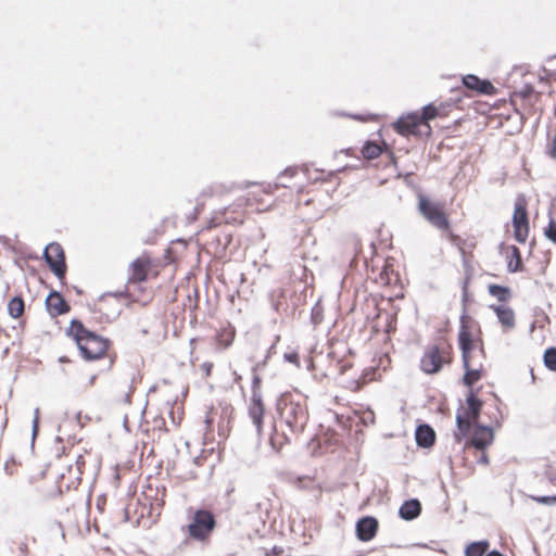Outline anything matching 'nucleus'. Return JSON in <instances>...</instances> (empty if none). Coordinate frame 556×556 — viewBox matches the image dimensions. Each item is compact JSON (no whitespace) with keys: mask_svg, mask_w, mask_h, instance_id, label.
<instances>
[{"mask_svg":"<svg viewBox=\"0 0 556 556\" xmlns=\"http://www.w3.org/2000/svg\"><path fill=\"white\" fill-rule=\"evenodd\" d=\"M233 340V333L231 331H225L219 334V344L226 349L228 348Z\"/></svg>","mask_w":556,"mask_h":556,"instance_id":"obj_30","label":"nucleus"},{"mask_svg":"<svg viewBox=\"0 0 556 556\" xmlns=\"http://www.w3.org/2000/svg\"><path fill=\"white\" fill-rule=\"evenodd\" d=\"M545 236L556 243V223L553 219L549 220L548 226L545 229Z\"/></svg>","mask_w":556,"mask_h":556,"instance_id":"obj_32","label":"nucleus"},{"mask_svg":"<svg viewBox=\"0 0 556 556\" xmlns=\"http://www.w3.org/2000/svg\"><path fill=\"white\" fill-rule=\"evenodd\" d=\"M488 548V542H473L466 547V556H483Z\"/></svg>","mask_w":556,"mask_h":556,"instance_id":"obj_23","label":"nucleus"},{"mask_svg":"<svg viewBox=\"0 0 556 556\" xmlns=\"http://www.w3.org/2000/svg\"><path fill=\"white\" fill-rule=\"evenodd\" d=\"M39 414H40V410L39 408H35V412H34V419H33V429H31V432H33V439L36 438L37 435V432H38V426H39Z\"/></svg>","mask_w":556,"mask_h":556,"instance_id":"obj_33","label":"nucleus"},{"mask_svg":"<svg viewBox=\"0 0 556 556\" xmlns=\"http://www.w3.org/2000/svg\"><path fill=\"white\" fill-rule=\"evenodd\" d=\"M458 338H459V346L462 350L464 367H468L470 352L472 349V340H471L470 333L467 330L463 329L459 332Z\"/></svg>","mask_w":556,"mask_h":556,"instance_id":"obj_19","label":"nucleus"},{"mask_svg":"<svg viewBox=\"0 0 556 556\" xmlns=\"http://www.w3.org/2000/svg\"><path fill=\"white\" fill-rule=\"evenodd\" d=\"M249 416L256 428V432L260 434L263 425L264 405L261 393L255 389H253L251 403L249 405Z\"/></svg>","mask_w":556,"mask_h":556,"instance_id":"obj_10","label":"nucleus"},{"mask_svg":"<svg viewBox=\"0 0 556 556\" xmlns=\"http://www.w3.org/2000/svg\"><path fill=\"white\" fill-rule=\"evenodd\" d=\"M530 497L534 502H536L539 504H542V505H547V506L556 505V495H553V496H530Z\"/></svg>","mask_w":556,"mask_h":556,"instance_id":"obj_29","label":"nucleus"},{"mask_svg":"<svg viewBox=\"0 0 556 556\" xmlns=\"http://www.w3.org/2000/svg\"><path fill=\"white\" fill-rule=\"evenodd\" d=\"M233 375H235L236 382H238L241 379V376L238 375L236 371L233 372Z\"/></svg>","mask_w":556,"mask_h":556,"instance_id":"obj_40","label":"nucleus"},{"mask_svg":"<svg viewBox=\"0 0 556 556\" xmlns=\"http://www.w3.org/2000/svg\"><path fill=\"white\" fill-rule=\"evenodd\" d=\"M415 438L419 446L430 447L434 443L435 433L430 426L421 425L417 427Z\"/></svg>","mask_w":556,"mask_h":556,"instance_id":"obj_16","label":"nucleus"},{"mask_svg":"<svg viewBox=\"0 0 556 556\" xmlns=\"http://www.w3.org/2000/svg\"><path fill=\"white\" fill-rule=\"evenodd\" d=\"M418 211L422 217L439 230H447L450 227L448 219L443 212L442 205L431 201L427 195L419 193Z\"/></svg>","mask_w":556,"mask_h":556,"instance_id":"obj_4","label":"nucleus"},{"mask_svg":"<svg viewBox=\"0 0 556 556\" xmlns=\"http://www.w3.org/2000/svg\"><path fill=\"white\" fill-rule=\"evenodd\" d=\"M485 556H503V555L501 553H498L497 551H492L491 553H489Z\"/></svg>","mask_w":556,"mask_h":556,"instance_id":"obj_39","label":"nucleus"},{"mask_svg":"<svg viewBox=\"0 0 556 556\" xmlns=\"http://www.w3.org/2000/svg\"><path fill=\"white\" fill-rule=\"evenodd\" d=\"M544 364L551 370H556V349L549 348L544 353Z\"/></svg>","mask_w":556,"mask_h":556,"instance_id":"obj_27","label":"nucleus"},{"mask_svg":"<svg viewBox=\"0 0 556 556\" xmlns=\"http://www.w3.org/2000/svg\"><path fill=\"white\" fill-rule=\"evenodd\" d=\"M378 530V520L375 517L366 516L356 523V535L358 540L368 542L372 540Z\"/></svg>","mask_w":556,"mask_h":556,"instance_id":"obj_11","label":"nucleus"},{"mask_svg":"<svg viewBox=\"0 0 556 556\" xmlns=\"http://www.w3.org/2000/svg\"><path fill=\"white\" fill-rule=\"evenodd\" d=\"M443 362L440 349L432 345L425 351L420 359V368L426 374H437L442 368Z\"/></svg>","mask_w":556,"mask_h":556,"instance_id":"obj_9","label":"nucleus"},{"mask_svg":"<svg viewBox=\"0 0 556 556\" xmlns=\"http://www.w3.org/2000/svg\"><path fill=\"white\" fill-rule=\"evenodd\" d=\"M295 173H296V169L292 168V167L285 169L283 173H281V175L277 178L276 185L283 187V188H288L289 185L286 181H283V178L285 177L291 178L295 175Z\"/></svg>","mask_w":556,"mask_h":556,"instance_id":"obj_28","label":"nucleus"},{"mask_svg":"<svg viewBox=\"0 0 556 556\" xmlns=\"http://www.w3.org/2000/svg\"><path fill=\"white\" fill-rule=\"evenodd\" d=\"M281 553L280 548H277L276 546L271 549L273 555H279Z\"/></svg>","mask_w":556,"mask_h":556,"instance_id":"obj_38","label":"nucleus"},{"mask_svg":"<svg viewBox=\"0 0 556 556\" xmlns=\"http://www.w3.org/2000/svg\"><path fill=\"white\" fill-rule=\"evenodd\" d=\"M421 505L418 500L405 501L399 509V515L405 520H413L419 516Z\"/></svg>","mask_w":556,"mask_h":556,"instance_id":"obj_18","label":"nucleus"},{"mask_svg":"<svg viewBox=\"0 0 556 556\" xmlns=\"http://www.w3.org/2000/svg\"><path fill=\"white\" fill-rule=\"evenodd\" d=\"M437 115H438V109L432 104H428V105L424 106L422 114L419 117H420L421 123L428 124V122L435 118Z\"/></svg>","mask_w":556,"mask_h":556,"instance_id":"obj_26","label":"nucleus"},{"mask_svg":"<svg viewBox=\"0 0 556 556\" xmlns=\"http://www.w3.org/2000/svg\"><path fill=\"white\" fill-rule=\"evenodd\" d=\"M478 463L480 464H489V459H488V456L485 454H482L481 457L479 458Z\"/></svg>","mask_w":556,"mask_h":556,"instance_id":"obj_37","label":"nucleus"},{"mask_svg":"<svg viewBox=\"0 0 556 556\" xmlns=\"http://www.w3.org/2000/svg\"><path fill=\"white\" fill-rule=\"evenodd\" d=\"M513 226L515 239L520 243H525L529 235V223L526 204L522 200H518L515 203Z\"/></svg>","mask_w":556,"mask_h":556,"instance_id":"obj_6","label":"nucleus"},{"mask_svg":"<svg viewBox=\"0 0 556 556\" xmlns=\"http://www.w3.org/2000/svg\"><path fill=\"white\" fill-rule=\"evenodd\" d=\"M544 477L548 480V482L556 488V468L553 466H547L544 471Z\"/></svg>","mask_w":556,"mask_h":556,"instance_id":"obj_31","label":"nucleus"},{"mask_svg":"<svg viewBox=\"0 0 556 556\" xmlns=\"http://www.w3.org/2000/svg\"><path fill=\"white\" fill-rule=\"evenodd\" d=\"M521 256L519 249L515 245L510 247V258L507 264V268L510 273H516L520 269Z\"/></svg>","mask_w":556,"mask_h":556,"instance_id":"obj_22","label":"nucleus"},{"mask_svg":"<svg viewBox=\"0 0 556 556\" xmlns=\"http://www.w3.org/2000/svg\"><path fill=\"white\" fill-rule=\"evenodd\" d=\"M285 359L289 363H292L296 366H300V363H299V355L295 353V352H292V353H286L283 355Z\"/></svg>","mask_w":556,"mask_h":556,"instance_id":"obj_34","label":"nucleus"},{"mask_svg":"<svg viewBox=\"0 0 556 556\" xmlns=\"http://www.w3.org/2000/svg\"><path fill=\"white\" fill-rule=\"evenodd\" d=\"M465 369L466 372L464 375L463 381L467 387H472V384L481 378V369H472L470 368V365L468 367H465Z\"/></svg>","mask_w":556,"mask_h":556,"instance_id":"obj_24","label":"nucleus"},{"mask_svg":"<svg viewBox=\"0 0 556 556\" xmlns=\"http://www.w3.org/2000/svg\"><path fill=\"white\" fill-rule=\"evenodd\" d=\"M214 527V516L207 510H198L188 526V532L191 538L203 541L210 535Z\"/></svg>","mask_w":556,"mask_h":556,"instance_id":"obj_5","label":"nucleus"},{"mask_svg":"<svg viewBox=\"0 0 556 556\" xmlns=\"http://www.w3.org/2000/svg\"><path fill=\"white\" fill-rule=\"evenodd\" d=\"M212 368H213L212 363L206 362L201 365V369L205 372L206 376H210Z\"/></svg>","mask_w":556,"mask_h":556,"instance_id":"obj_35","label":"nucleus"},{"mask_svg":"<svg viewBox=\"0 0 556 556\" xmlns=\"http://www.w3.org/2000/svg\"><path fill=\"white\" fill-rule=\"evenodd\" d=\"M70 331L73 333L84 358L89 361L97 359L106 352L109 341L87 330L81 323L72 321Z\"/></svg>","mask_w":556,"mask_h":556,"instance_id":"obj_1","label":"nucleus"},{"mask_svg":"<svg viewBox=\"0 0 556 556\" xmlns=\"http://www.w3.org/2000/svg\"><path fill=\"white\" fill-rule=\"evenodd\" d=\"M94 378H96L94 376H92L91 378H89L88 386H90V384H92V383H93Z\"/></svg>","mask_w":556,"mask_h":556,"instance_id":"obj_41","label":"nucleus"},{"mask_svg":"<svg viewBox=\"0 0 556 556\" xmlns=\"http://www.w3.org/2000/svg\"><path fill=\"white\" fill-rule=\"evenodd\" d=\"M278 410L282 421L291 432H301L308 419L306 407L291 397L285 396L278 404Z\"/></svg>","mask_w":556,"mask_h":556,"instance_id":"obj_2","label":"nucleus"},{"mask_svg":"<svg viewBox=\"0 0 556 556\" xmlns=\"http://www.w3.org/2000/svg\"><path fill=\"white\" fill-rule=\"evenodd\" d=\"M463 84L471 90H476L482 94H493L494 86L489 80H482L476 75H466L463 77Z\"/></svg>","mask_w":556,"mask_h":556,"instance_id":"obj_14","label":"nucleus"},{"mask_svg":"<svg viewBox=\"0 0 556 556\" xmlns=\"http://www.w3.org/2000/svg\"><path fill=\"white\" fill-rule=\"evenodd\" d=\"M466 402L467 408H462L456 414L457 430L454 437L458 443L468 435L471 425L477 422L482 407V402L472 392L467 395Z\"/></svg>","mask_w":556,"mask_h":556,"instance_id":"obj_3","label":"nucleus"},{"mask_svg":"<svg viewBox=\"0 0 556 556\" xmlns=\"http://www.w3.org/2000/svg\"><path fill=\"white\" fill-rule=\"evenodd\" d=\"M490 308L496 314L504 332L516 327V316L513 308L506 305H490Z\"/></svg>","mask_w":556,"mask_h":556,"instance_id":"obj_12","label":"nucleus"},{"mask_svg":"<svg viewBox=\"0 0 556 556\" xmlns=\"http://www.w3.org/2000/svg\"><path fill=\"white\" fill-rule=\"evenodd\" d=\"M256 382H258V378L257 377L254 378V383H256Z\"/></svg>","mask_w":556,"mask_h":556,"instance_id":"obj_42","label":"nucleus"},{"mask_svg":"<svg viewBox=\"0 0 556 556\" xmlns=\"http://www.w3.org/2000/svg\"><path fill=\"white\" fill-rule=\"evenodd\" d=\"M43 256L55 276L60 279L64 278L66 266L62 247L56 242L49 243L45 249Z\"/></svg>","mask_w":556,"mask_h":556,"instance_id":"obj_7","label":"nucleus"},{"mask_svg":"<svg viewBox=\"0 0 556 556\" xmlns=\"http://www.w3.org/2000/svg\"><path fill=\"white\" fill-rule=\"evenodd\" d=\"M212 421H213V419L210 417V414L207 413L206 417L204 419L205 429H208L211 427Z\"/></svg>","mask_w":556,"mask_h":556,"instance_id":"obj_36","label":"nucleus"},{"mask_svg":"<svg viewBox=\"0 0 556 556\" xmlns=\"http://www.w3.org/2000/svg\"><path fill=\"white\" fill-rule=\"evenodd\" d=\"M9 315L13 318H18L24 313V301L20 296H14L8 304Z\"/></svg>","mask_w":556,"mask_h":556,"instance_id":"obj_21","label":"nucleus"},{"mask_svg":"<svg viewBox=\"0 0 556 556\" xmlns=\"http://www.w3.org/2000/svg\"><path fill=\"white\" fill-rule=\"evenodd\" d=\"M49 312L53 315H62L68 311L65 300L56 292H52L46 300Z\"/></svg>","mask_w":556,"mask_h":556,"instance_id":"obj_17","label":"nucleus"},{"mask_svg":"<svg viewBox=\"0 0 556 556\" xmlns=\"http://www.w3.org/2000/svg\"><path fill=\"white\" fill-rule=\"evenodd\" d=\"M149 266V261L146 258H136L129 265V281L131 282H141L147 278V270Z\"/></svg>","mask_w":556,"mask_h":556,"instance_id":"obj_15","label":"nucleus"},{"mask_svg":"<svg viewBox=\"0 0 556 556\" xmlns=\"http://www.w3.org/2000/svg\"><path fill=\"white\" fill-rule=\"evenodd\" d=\"M493 439L494 434L492 428L477 425L471 438V445L477 450L483 451L493 442Z\"/></svg>","mask_w":556,"mask_h":556,"instance_id":"obj_13","label":"nucleus"},{"mask_svg":"<svg viewBox=\"0 0 556 556\" xmlns=\"http://www.w3.org/2000/svg\"><path fill=\"white\" fill-rule=\"evenodd\" d=\"M362 153L363 155L366 157V159H376L380 155L381 153V149L378 144L376 143H372V142H367L363 149H362Z\"/></svg>","mask_w":556,"mask_h":556,"instance_id":"obj_25","label":"nucleus"},{"mask_svg":"<svg viewBox=\"0 0 556 556\" xmlns=\"http://www.w3.org/2000/svg\"><path fill=\"white\" fill-rule=\"evenodd\" d=\"M489 293L500 302H507L511 296L509 288L500 285H490Z\"/></svg>","mask_w":556,"mask_h":556,"instance_id":"obj_20","label":"nucleus"},{"mask_svg":"<svg viewBox=\"0 0 556 556\" xmlns=\"http://www.w3.org/2000/svg\"><path fill=\"white\" fill-rule=\"evenodd\" d=\"M420 127L427 128V135L431 132L430 126L428 124L421 123L417 113H410L402 116L397 119L396 123H394V128L399 134L403 136L419 135L421 134L419 130Z\"/></svg>","mask_w":556,"mask_h":556,"instance_id":"obj_8","label":"nucleus"}]
</instances>
